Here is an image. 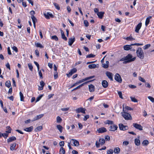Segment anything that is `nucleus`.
Here are the masks:
<instances>
[{
  "instance_id": "nucleus-1",
  "label": "nucleus",
  "mask_w": 154,
  "mask_h": 154,
  "mask_svg": "<svg viewBox=\"0 0 154 154\" xmlns=\"http://www.w3.org/2000/svg\"><path fill=\"white\" fill-rule=\"evenodd\" d=\"M125 57V60L123 63L124 64L134 61L135 59V57L132 58V55L130 54H128Z\"/></svg>"
},
{
  "instance_id": "nucleus-2",
  "label": "nucleus",
  "mask_w": 154,
  "mask_h": 154,
  "mask_svg": "<svg viewBox=\"0 0 154 154\" xmlns=\"http://www.w3.org/2000/svg\"><path fill=\"white\" fill-rule=\"evenodd\" d=\"M136 53L137 56L140 58L143 59L144 58L143 53L141 48H139L137 50Z\"/></svg>"
},
{
  "instance_id": "nucleus-3",
  "label": "nucleus",
  "mask_w": 154,
  "mask_h": 154,
  "mask_svg": "<svg viewBox=\"0 0 154 154\" xmlns=\"http://www.w3.org/2000/svg\"><path fill=\"white\" fill-rule=\"evenodd\" d=\"M124 112L122 113V116L126 120H131L132 119L131 116V115L129 113L125 112V110L123 109Z\"/></svg>"
},
{
  "instance_id": "nucleus-4",
  "label": "nucleus",
  "mask_w": 154,
  "mask_h": 154,
  "mask_svg": "<svg viewBox=\"0 0 154 154\" xmlns=\"http://www.w3.org/2000/svg\"><path fill=\"white\" fill-rule=\"evenodd\" d=\"M115 79L119 83H121L122 81V79L121 76L118 73H116L115 75Z\"/></svg>"
},
{
  "instance_id": "nucleus-5",
  "label": "nucleus",
  "mask_w": 154,
  "mask_h": 154,
  "mask_svg": "<svg viewBox=\"0 0 154 154\" xmlns=\"http://www.w3.org/2000/svg\"><path fill=\"white\" fill-rule=\"evenodd\" d=\"M77 71V70L76 68H73L68 73L66 74L67 77L68 78L70 77L73 74L75 73Z\"/></svg>"
},
{
  "instance_id": "nucleus-6",
  "label": "nucleus",
  "mask_w": 154,
  "mask_h": 154,
  "mask_svg": "<svg viewBox=\"0 0 154 154\" xmlns=\"http://www.w3.org/2000/svg\"><path fill=\"white\" fill-rule=\"evenodd\" d=\"M44 15L47 19H49L50 18H53L54 17L53 14L50 12H47V13H44Z\"/></svg>"
},
{
  "instance_id": "nucleus-7",
  "label": "nucleus",
  "mask_w": 154,
  "mask_h": 154,
  "mask_svg": "<svg viewBox=\"0 0 154 154\" xmlns=\"http://www.w3.org/2000/svg\"><path fill=\"white\" fill-rule=\"evenodd\" d=\"M86 109L85 108L83 107H80L78 108L75 109V111L77 113L81 112L82 113H85V111Z\"/></svg>"
},
{
  "instance_id": "nucleus-8",
  "label": "nucleus",
  "mask_w": 154,
  "mask_h": 154,
  "mask_svg": "<svg viewBox=\"0 0 154 154\" xmlns=\"http://www.w3.org/2000/svg\"><path fill=\"white\" fill-rule=\"evenodd\" d=\"M119 127L120 130L122 131H125L128 129V126H125L122 123L119 124Z\"/></svg>"
},
{
  "instance_id": "nucleus-9",
  "label": "nucleus",
  "mask_w": 154,
  "mask_h": 154,
  "mask_svg": "<svg viewBox=\"0 0 154 154\" xmlns=\"http://www.w3.org/2000/svg\"><path fill=\"white\" fill-rule=\"evenodd\" d=\"M109 128H110L109 131H115L116 130H117L118 128V127L116 125L114 124L112 125H111L109 127Z\"/></svg>"
},
{
  "instance_id": "nucleus-10",
  "label": "nucleus",
  "mask_w": 154,
  "mask_h": 154,
  "mask_svg": "<svg viewBox=\"0 0 154 154\" xmlns=\"http://www.w3.org/2000/svg\"><path fill=\"white\" fill-rule=\"evenodd\" d=\"M133 125L135 128L140 131L143 130V127L137 123H133Z\"/></svg>"
},
{
  "instance_id": "nucleus-11",
  "label": "nucleus",
  "mask_w": 154,
  "mask_h": 154,
  "mask_svg": "<svg viewBox=\"0 0 154 154\" xmlns=\"http://www.w3.org/2000/svg\"><path fill=\"white\" fill-rule=\"evenodd\" d=\"M142 23L141 22L139 23L136 26L135 31L137 33H139V31L141 27Z\"/></svg>"
},
{
  "instance_id": "nucleus-12",
  "label": "nucleus",
  "mask_w": 154,
  "mask_h": 154,
  "mask_svg": "<svg viewBox=\"0 0 154 154\" xmlns=\"http://www.w3.org/2000/svg\"><path fill=\"white\" fill-rule=\"evenodd\" d=\"M97 131L98 133H102L106 132L107 129L103 127L98 129Z\"/></svg>"
},
{
  "instance_id": "nucleus-13",
  "label": "nucleus",
  "mask_w": 154,
  "mask_h": 154,
  "mask_svg": "<svg viewBox=\"0 0 154 154\" xmlns=\"http://www.w3.org/2000/svg\"><path fill=\"white\" fill-rule=\"evenodd\" d=\"M70 142L73 143V145L74 146H77L80 145L79 141L75 139H72L71 140Z\"/></svg>"
},
{
  "instance_id": "nucleus-14",
  "label": "nucleus",
  "mask_w": 154,
  "mask_h": 154,
  "mask_svg": "<svg viewBox=\"0 0 154 154\" xmlns=\"http://www.w3.org/2000/svg\"><path fill=\"white\" fill-rule=\"evenodd\" d=\"M44 116V114H41L40 115H38L36 116L35 117H34V119L31 120L32 122H33L35 121H36L41 118H42V117H43V116Z\"/></svg>"
},
{
  "instance_id": "nucleus-15",
  "label": "nucleus",
  "mask_w": 154,
  "mask_h": 154,
  "mask_svg": "<svg viewBox=\"0 0 154 154\" xmlns=\"http://www.w3.org/2000/svg\"><path fill=\"white\" fill-rule=\"evenodd\" d=\"M106 76L108 77L110 79V80L113 81V75L112 73L111 72L107 71L106 72Z\"/></svg>"
},
{
  "instance_id": "nucleus-16",
  "label": "nucleus",
  "mask_w": 154,
  "mask_h": 154,
  "mask_svg": "<svg viewBox=\"0 0 154 154\" xmlns=\"http://www.w3.org/2000/svg\"><path fill=\"white\" fill-rule=\"evenodd\" d=\"M102 85L104 88H106L108 87L109 84L106 81L104 80L102 81Z\"/></svg>"
},
{
  "instance_id": "nucleus-17",
  "label": "nucleus",
  "mask_w": 154,
  "mask_h": 154,
  "mask_svg": "<svg viewBox=\"0 0 154 154\" xmlns=\"http://www.w3.org/2000/svg\"><path fill=\"white\" fill-rule=\"evenodd\" d=\"M89 90L90 92H92L95 91V87L92 84H90L88 85Z\"/></svg>"
},
{
  "instance_id": "nucleus-18",
  "label": "nucleus",
  "mask_w": 154,
  "mask_h": 154,
  "mask_svg": "<svg viewBox=\"0 0 154 154\" xmlns=\"http://www.w3.org/2000/svg\"><path fill=\"white\" fill-rule=\"evenodd\" d=\"M75 41V38L74 37L73 38H69L68 41V44L70 46L72 45L73 43Z\"/></svg>"
},
{
  "instance_id": "nucleus-19",
  "label": "nucleus",
  "mask_w": 154,
  "mask_h": 154,
  "mask_svg": "<svg viewBox=\"0 0 154 154\" xmlns=\"http://www.w3.org/2000/svg\"><path fill=\"white\" fill-rule=\"evenodd\" d=\"M104 14V12L103 11L99 12L97 14V15L98 16V17L100 19H102L103 18Z\"/></svg>"
},
{
  "instance_id": "nucleus-20",
  "label": "nucleus",
  "mask_w": 154,
  "mask_h": 154,
  "mask_svg": "<svg viewBox=\"0 0 154 154\" xmlns=\"http://www.w3.org/2000/svg\"><path fill=\"white\" fill-rule=\"evenodd\" d=\"M16 138L14 136H12L9 137L7 139V142L8 143L14 141L16 140Z\"/></svg>"
},
{
  "instance_id": "nucleus-21",
  "label": "nucleus",
  "mask_w": 154,
  "mask_h": 154,
  "mask_svg": "<svg viewBox=\"0 0 154 154\" xmlns=\"http://www.w3.org/2000/svg\"><path fill=\"white\" fill-rule=\"evenodd\" d=\"M33 127L32 126H31L27 128L24 129V130L25 131L28 132H31L33 130Z\"/></svg>"
},
{
  "instance_id": "nucleus-22",
  "label": "nucleus",
  "mask_w": 154,
  "mask_h": 154,
  "mask_svg": "<svg viewBox=\"0 0 154 154\" xmlns=\"http://www.w3.org/2000/svg\"><path fill=\"white\" fill-rule=\"evenodd\" d=\"M61 38L62 39L64 40L65 41H66L67 40V38L66 37L63 31L61 30Z\"/></svg>"
},
{
  "instance_id": "nucleus-23",
  "label": "nucleus",
  "mask_w": 154,
  "mask_h": 154,
  "mask_svg": "<svg viewBox=\"0 0 154 154\" xmlns=\"http://www.w3.org/2000/svg\"><path fill=\"white\" fill-rule=\"evenodd\" d=\"M152 18L151 16H149L146 19L145 21V25L146 26H147L149 24V22H150V19Z\"/></svg>"
},
{
  "instance_id": "nucleus-24",
  "label": "nucleus",
  "mask_w": 154,
  "mask_h": 154,
  "mask_svg": "<svg viewBox=\"0 0 154 154\" xmlns=\"http://www.w3.org/2000/svg\"><path fill=\"white\" fill-rule=\"evenodd\" d=\"M134 143L137 146H139L140 144V140L137 138L135 139L134 140Z\"/></svg>"
},
{
  "instance_id": "nucleus-25",
  "label": "nucleus",
  "mask_w": 154,
  "mask_h": 154,
  "mask_svg": "<svg viewBox=\"0 0 154 154\" xmlns=\"http://www.w3.org/2000/svg\"><path fill=\"white\" fill-rule=\"evenodd\" d=\"M16 146V144L15 143H14L11 144L10 145V149L13 151L15 149Z\"/></svg>"
},
{
  "instance_id": "nucleus-26",
  "label": "nucleus",
  "mask_w": 154,
  "mask_h": 154,
  "mask_svg": "<svg viewBox=\"0 0 154 154\" xmlns=\"http://www.w3.org/2000/svg\"><path fill=\"white\" fill-rule=\"evenodd\" d=\"M59 154H65V150L63 147H61L59 150Z\"/></svg>"
},
{
  "instance_id": "nucleus-27",
  "label": "nucleus",
  "mask_w": 154,
  "mask_h": 154,
  "mask_svg": "<svg viewBox=\"0 0 154 154\" xmlns=\"http://www.w3.org/2000/svg\"><path fill=\"white\" fill-rule=\"evenodd\" d=\"M142 144L143 146H147L149 144V142L147 140H145L142 142Z\"/></svg>"
},
{
  "instance_id": "nucleus-28",
  "label": "nucleus",
  "mask_w": 154,
  "mask_h": 154,
  "mask_svg": "<svg viewBox=\"0 0 154 154\" xmlns=\"http://www.w3.org/2000/svg\"><path fill=\"white\" fill-rule=\"evenodd\" d=\"M5 85L8 88H10L11 86L10 81L8 80L6 81L5 83Z\"/></svg>"
},
{
  "instance_id": "nucleus-29",
  "label": "nucleus",
  "mask_w": 154,
  "mask_h": 154,
  "mask_svg": "<svg viewBox=\"0 0 154 154\" xmlns=\"http://www.w3.org/2000/svg\"><path fill=\"white\" fill-rule=\"evenodd\" d=\"M57 128L59 130L60 133L62 132V129L63 127L60 125H57L56 126Z\"/></svg>"
},
{
  "instance_id": "nucleus-30",
  "label": "nucleus",
  "mask_w": 154,
  "mask_h": 154,
  "mask_svg": "<svg viewBox=\"0 0 154 154\" xmlns=\"http://www.w3.org/2000/svg\"><path fill=\"white\" fill-rule=\"evenodd\" d=\"M6 129L7 131H6V132L8 133H11L12 129L10 126H8L6 127Z\"/></svg>"
},
{
  "instance_id": "nucleus-31",
  "label": "nucleus",
  "mask_w": 154,
  "mask_h": 154,
  "mask_svg": "<svg viewBox=\"0 0 154 154\" xmlns=\"http://www.w3.org/2000/svg\"><path fill=\"white\" fill-rule=\"evenodd\" d=\"M126 39L127 41H133L135 40V38H133L131 36V35H130L129 37H128L126 38Z\"/></svg>"
},
{
  "instance_id": "nucleus-32",
  "label": "nucleus",
  "mask_w": 154,
  "mask_h": 154,
  "mask_svg": "<svg viewBox=\"0 0 154 154\" xmlns=\"http://www.w3.org/2000/svg\"><path fill=\"white\" fill-rule=\"evenodd\" d=\"M99 142L100 145H103L105 143V140L103 138H100L99 140Z\"/></svg>"
},
{
  "instance_id": "nucleus-33",
  "label": "nucleus",
  "mask_w": 154,
  "mask_h": 154,
  "mask_svg": "<svg viewBox=\"0 0 154 154\" xmlns=\"http://www.w3.org/2000/svg\"><path fill=\"white\" fill-rule=\"evenodd\" d=\"M35 46L37 47L41 48H44V46L40 43H35Z\"/></svg>"
},
{
  "instance_id": "nucleus-34",
  "label": "nucleus",
  "mask_w": 154,
  "mask_h": 154,
  "mask_svg": "<svg viewBox=\"0 0 154 154\" xmlns=\"http://www.w3.org/2000/svg\"><path fill=\"white\" fill-rule=\"evenodd\" d=\"M123 48L124 50L126 51H128L131 49L130 48V45H124V46Z\"/></svg>"
},
{
  "instance_id": "nucleus-35",
  "label": "nucleus",
  "mask_w": 154,
  "mask_h": 154,
  "mask_svg": "<svg viewBox=\"0 0 154 154\" xmlns=\"http://www.w3.org/2000/svg\"><path fill=\"white\" fill-rule=\"evenodd\" d=\"M120 149L119 147H116L114 149V152L115 153L118 154L120 152Z\"/></svg>"
},
{
  "instance_id": "nucleus-36",
  "label": "nucleus",
  "mask_w": 154,
  "mask_h": 154,
  "mask_svg": "<svg viewBox=\"0 0 154 154\" xmlns=\"http://www.w3.org/2000/svg\"><path fill=\"white\" fill-rule=\"evenodd\" d=\"M20 100L21 101H24V97L23 94L21 92H20Z\"/></svg>"
},
{
  "instance_id": "nucleus-37",
  "label": "nucleus",
  "mask_w": 154,
  "mask_h": 154,
  "mask_svg": "<svg viewBox=\"0 0 154 154\" xmlns=\"http://www.w3.org/2000/svg\"><path fill=\"white\" fill-rule=\"evenodd\" d=\"M105 124H108L109 125L110 124L111 125H112L114 124V122L112 121L107 120L106 121Z\"/></svg>"
},
{
  "instance_id": "nucleus-38",
  "label": "nucleus",
  "mask_w": 154,
  "mask_h": 154,
  "mask_svg": "<svg viewBox=\"0 0 154 154\" xmlns=\"http://www.w3.org/2000/svg\"><path fill=\"white\" fill-rule=\"evenodd\" d=\"M21 20L20 19H18L17 20V22L20 25H18L17 26V27L19 29H21L22 27V25L21 23Z\"/></svg>"
},
{
  "instance_id": "nucleus-39",
  "label": "nucleus",
  "mask_w": 154,
  "mask_h": 154,
  "mask_svg": "<svg viewBox=\"0 0 154 154\" xmlns=\"http://www.w3.org/2000/svg\"><path fill=\"white\" fill-rule=\"evenodd\" d=\"M88 67L90 69H94L96 67V65L95 64L89 65Z\"/></svg>"
},
{
  "instance_id": "nucleus-40",
  "label": "nucleus",
  "mask_w": 154,
  "mask_h": 154,
  "mask_svg": "<svg viewBox=\"0 0 154 154\" xmlns=\"http://www.w3.org/2000/svg\"><path fill=\"white\" fill-rule=\"evenodd\" d=\"M62 121V119L59 116L57 117V122L58 123H60Z\"/></svg>"
},
{
  "instance_id": "nucleus-41",
  "label": "nucleus",
  "mask_w": 154,
  "mask_h": 154,
  "mask_svg": "<svg viewBox=\"0 0 154 154\" xmlns=\"http://www.w3.org/2000/svg\"><path fill=\"white\" fill-rule=\"evenodd\" d=\"M51 38L52 39L54 40H55L56 41H58V38L56 35H53V36H52L51 37Z\"/></svg>"
},
{
  "instance_id": "nucleus-42",
  "label": "nucleus",
  "mask_w": 154,
  "mask_h": 154,
  "mask_svg": "<svg viewBox=\"0 0 154 154\" xmlns=\"http://www.w3.org/2000/svg\"><path fill=\"white\" fill-rule=\"evenodd\" d=\"M130 98L131 100V101L133 102H135V103L138 102L136 98H135L134 97H131Z\"/></svg>"
},
{
  "instance_id": "nucleus-43",
  "label": "nucleus",
  "mask_w": 154,
  "mask_h": 154,
  "mask_svg": "<svg viewBox=\"0 0 154 154\" xmlns=\"http://www.w3.org/2000/svg\"><path fill=\"white\" fill-rule=\"evenodd\" d=\"M58 73L57 72H54V79H57L58 77Z\"/></svg>"
},
{
  "instance_id": "nucleus-44",
  "label": "nucleus",
  "mask_w": 154,
  "mask_h": 154,
  "mask_svg": "<svg viewBox=\"0 0 154 154\" xmlns=\"http://www.w3.org/2000/svg\"><path fill=\"white\" fill-rule=\"evenodd\" d=\"M107 154H113V150L112 149H110L107 150Z\"/></svg>"
},
{
  "instance_id": "nucleus-45",
  "label": "nucleus",
  "mask_w": 154,
  "mask_h": 154,
  "mask_svg": "<svg viewBox=\"0 0 154 154\" xmlns=\"http://www.w3.org/2000/svg\"><path fill=\"white\" fill-rule=\"evenodd\" d=\"M53 4L57 9L58 10H59L60 9V6L58 4L56 3H54Z\"/></svg>"
},
{
  "instance_id": "nucleus-46",
  "label": "nucleus",
  "mask_w": 154,
  "mask_h": 154,
  "mask_svg": "<svg viewBox=\"0 0 154 154\" xmlns=\"http://www.w3.org/2000/svg\"><path fill=\"white\" fill-rule=\"evenodd\" d=\"M95 56V55L94 54H88L86 56L87 58H91V57H94Z\"/></svg>"
},
{
  "instance_id": "nucleus-47",
  "label": "nucleus",
  "mask_w": 154,
  "mask_h": 154,
  "mask_svg": "<svg viewBox=\"0 0 154 154\" xmlns=\"http://www.w3.org/2000/svg\"><path fill=\"white\" fill-rule=\"evenodd\" d=\"M28 66L29 68V70L31 71H32V69H33V66L32 65V63H29L28 64Z\"/></svg>"
},
{
  "instance_id": "nucleus-48",
  "label": "nucleus",
  "mask_w": 154,
  "mask_h": 154,
  "mask_svg": "<svg viewBox=\"0 0 154 154\" xmlns=\"http://www.w3.org/2000/svg\"><path fill=\"white\" fill-rule=\"evenodd\" d=\"M31 18L32 19L33 23L35 22V21H37V20L34 16H31Z\"/></svg>"
},
{
  "instance_id": "nucleus-49",
  "label": "nucleus",
  "mask_w": 154,
  "mask_h": 154,
  "mask_svg": "<svg viewBox=\"0 0 154 154\" xmlns=\"http://www.w3.org/2000/svg\"><path fill=\"white\" fill-rule=\"evenodd\" d=\"M7 133H2V136H3L5 138H6L8 136V134Z\"/></svg>"
},
{
  "instance_id": "nucleus-50",
  "label": "nucleus",
  "mask_w": 154,
  "mask_h": 154,
  "mask_svg": "<svg viewBox=\"0 0 154 154\" xmlns=\"http://www.w3.org/2000/svg\"><path fill=\"white\" fill-rule=\"evenodd\" d=\"M151 46V45L150 44H147L146 45H145L143 47V49H147L148 48Z\"/></svg>"
},
{
  "instance_id": "nucleus-51",
  "label": "nucleus",
  "mask_w": 154,
  "mask_h": 154,
  "mask_svg": "<svg viewBox=\"0 0 154 154\" xmlns=\"http://www.w3.org/2000/svg\"><path fill=\"white\" fill-rule=\"evenodd\" d=\"M148 98L149 99L152 103H154V98L151 96H149L148 97Z\"/></svg>"
},
{
  "instance_id": "nucleus-52",
  "label": "nucleus",
  "mask_w": 154,
  "mask_h": 154,
  "mask_svg": "<svg viewBox=\"0 0 154 154\" xmlns=\"http://www.w3.org/2000/svg\"><path fill=\"white\" fill-rule=\"evenodd\" d=\"M139 79L142 82H143L145 83L146 82V81L145 80V79L141 77V76H139Z\"/></svg>"
},
{
  "instance_id": "nucleus-53",
  "label": "nucleus",
  "mask_w": 154,
  "mask_h": 154,
  "mask_svg": "<svg viewBox=\"0 0 154 154\" xmlns=\"http://www.w3.org/2000/svg\"><path fill=\"white\" fill-rule=\"evenodd\" d=\"M38 74H39V75L40 76V78H41V79H43V76H42V73L41 72V70H38Z\"/></svg>"
},
{
  "instance_id": "nucleus-54",
  "label": "nucleus",
  "mask_w": 154,
  "mask_h": 154,
  "mask_svg": "<svg viewBox=\"0 0 154 154\" xmlns=\"http://www.w3.org/2000/svg\"><path fill=\"white\" fill-rule=\"evenodd\" d=\"M84 23L85 24V26L86 27H88L89 26V23L87 20H84Z\"/></svg>"
},
{
  "instance_id": "nucleus-55",
  "label": "nucleus",
  "mask_w": 154,
  "mask_h": 154,
  "mask_svg": "<svg viewBox=\"0 0 154 154\" xmlns=\"http://www.w3.org/2000/svg\"><path fill=\"white\" fill-rule=\"evenodd\" d=\"M36 129L39 131H40L42 129V126H38L36 128Z\"/></svg>"
},
{
  "instance_id": "nucleus-56",
  "label": "nucleus",
  "mask_w": 154,
  "mask_h": 154,
  "mask_svg": "<svg viewBox=\"0 0 154 154\" xmlns=\"http://www.w3.org/2000/svg\"><path fill=\"white\" fill-rule=\"evenodd\" d=\"M125 108L128 110H133L132 108L128 106H126Z\"/></svg>"
},
{
  "instance_id": "nucleus-57",
  "label": "nucleus",
  "mask_w": 154,
  "mask_h": 154,
  "mask_svg": "<svg viewBox=\"0 0 154 154\" xmlns=\"http://www.w3.org/2000/svg\"><path fill=\"white\" fill-rule=\"evenodd\" d=\"M128 86L129 88L132 89L135 88L137 87L136 86L132 85H129Z\"/></svg>"
},
{
  "instance_id": "nucleus-58",
  "label": "nucleus",
  "mask_w": 154,
  "mask_h": 154,
  "mask_svg": "<svg viewBox=\"0 0 154 154\" xmlns=\"http://www.w3.org/2000/svg\"><path fill=\"white\" fill-rule=\"evenodd\" d=\"M34 63L35 65L37 66V69H38V71L39 69V66L38 63L37 62L35 61L34 62Z\"/></svg>"
},
{
  "instance_id": "nucleus-59",
  "label": "nucleus",
  "mask_w": 154,
  "mask_h": 154,
  "mask_svg": "<svg viewBox=\"0 0 154 154\" xmlns=\"http://www.w3.org/2000/svg\"><path fill=\"white\" fill-rule=\"evenodd\" d=\"M89 115H86L84 116L83 120L85 121L87 120V119H89Z\"/></svg>"
},
{
  "instance_id": "nucleus-60",
  "label": "nucleus",
  "mask_w": 154,
  "mask_h": 154,
  "mask_svg": "<svg viewBox=\"0 0 154 154\" xmlns=\"http://www.w3.org/2000/svg\"><path fill=\"white\" fill-rule=\"evenodd\" d=\"M118 94L119 96V97L121 98L122 99L123 97L122 96V93L121 91H119L118 92Z\"/></svg>"
},
{
  "instance_id": "nucleus-61",
  "label": "nucleus",
  "mask_w": 154,
  "mask_h": 154,
  "mask_svg": "<svg viewBox=\"0 0 154 154\" xmlns=\"http://www.w3.org/2000/svg\"><path fill=\"white\" fill-rule=\"evenodd\" d=\"M40 85H41V86H42V87H44L45 85V83L43 81H41L40 82Z\"/></svg>"
},
{
  "instance_id": "nucleus-62",
  "label": "nucleus",
  "mask_w": 154,
  "mask_h": 154,
  "mask_svg": "<svg viewBox=\"0 0 154 154\" xmlns=\"http://www.w3.org/2000/svg\"><path fill=\"white\" fill-rule=\"evenodd\" d=\"M102 66L105 69H106V68H107L108 67L109 65L106 64H105V63H104V64H102Z\"/></svg>"
},
{
  "instance_id": "nucleus-63",
  "label": "nucleus",
  "mask_w": 154,
  "mask_h": 154,
  "mask_svg": "<svg viewBox=\"0 0 154 154\" xmlns=\"http://www.w3.org/2000/svg\"><path fill=\"white\" fill-rule=\"evenodd\" d=\"M8 54L9 55H11L12 54L11 51L10 50V47H8L7 48Z\"/></svg>"
},
{
  "instance_id": "nucleus-64",
  "label": "nucleus",
  "mask_w": 154,
  "mask_h": 154,
  "mask_svg": "<svg viewBox=\"0 0 154 154\" xmlns=\"http://www.w3.org/2000/svg\"><path fill=\"white\" fill-rule=\"evenodd\" d=\"M12 92V87L10 88L8 92V94H11Z\"/></svg>"
}]
</instances>
